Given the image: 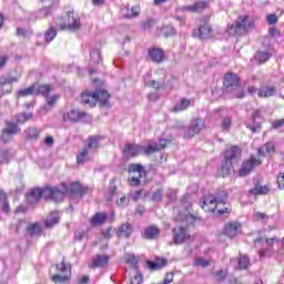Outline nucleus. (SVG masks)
I'll use <instances>...</instances> for the list:
<instances>
[{"label":"nucleus","mask_w":284,"mask_h":284,"mask_svg":"<svg viewBox=\"0 0 284 284\" xmlns=\"http://www.w3.org/2000/svg\"><path fill=\"white\" fill-rule=\"evenodd\" d=\"M146 265H148L149 270H151L152 272H154L156 270H161V267H163V265H161V263H155L152 261H146Z\"/></svg>","instance_id":"50"},{"label":"nucleus","mask_w":284,"mask_h":284,"mask_svg":"<svg viewBox=\"0 0 284 284\" xmlns=\"http://www.w3.org/2000/svg\"><path fill=\"white\" fill-rule=\"evenodd\" d=\"M59 223V213L52 212L45 220L44 225L45 227H52L53 225H57Z\"/></svg>","instance_id":"33"},{"label":"nucleus","mask_w":284,"mask_h":284,"mask_svg":"<svg viewBox=\"0 0 284 284\" xmlns=\"http://www.w3.org/2000/svg\"><path fill=\"white\" fill-rule=\"evenodd\" d=\"M32 94H37V84H32L27 89L18 91V97H30Z\"/></svg>","instance_id":"37"},{"label":"nucleus","mask_w":284,"mask_h":284,"mask_svg":"<svg viewBox=\"0 0 284 284\" xmlns=\"http://www.w3.org/2000/svg\"><path fill=\"white\" fill-rule=\"evenodd\" d=\"M165 148H168V141L165 140H161L159 144L150 142L146 148L139 144H126L123 149V154L126 159H133L134 156H139V154L150 156V154L161 152V150H165Z\"/></svg>","instance_id":"2"},{"label":"nucleus","mask_w":284,"mask_h":284,"mask_svg":"<svg viewBox=\"0 0 284 284\" xmlns=\"http://www.w3.org/2000/svg\"><path fill=\"white\" fill-rule=\"evenodd\" d=\"M81 103L83 105H90V108H94L97 105V95L95 92H84L81 94Z\"/></svg>","instance_id":"19"},{"label":"nucleus","mask_w":284,"mask_h":284,"mask_svg":"<svg viewBox=\"0 0 284 284\" xmlns=\"http://www.w3.org/2000/svg\"><path fill=\"white\" fill-rule=\"evenodd\" d=\"M141 13V8L140 7H133L131 9H126L125 17L126 19H132L134 17H139Z\"/></svg>","instance_id":"42"},{"label":"nucleus","mask_w":284,"mask_h":284,"mask_svg":"<svg viewBox=\"0 0 284 284\" xmlns=\"http://www.w3.org/2000/svg\"><path fill=\"white\" fill-rule=\"evenodd\" d=\"M272 152H274V144L272 143H266L258 149V154H262V156H265L266 154H272Z\"/></svg>","instance_id":"40"},{"label":"nucleus","mask_w":284,"mask_h":284,"mask_svg":"<svg viewBox=\"0 0 284 284\" xmlns=\"http://www.w3.org/2000/svg\"><path fill=\"white\" fill-rule=\"evenodd\" d=\"M91 61L93 63H101V50L95 49L93 51H91Z\"/></svg>","instance_id":"44"},{"label":"nucleus","mask_w":284,"mask_h":284,"mask_svg":"<svg viewBox=\"0 0 284 284\" xmlns=\"http://www.w3.org/2000/svg\"><path fill=\"white\" fill-rule=\"evenodd\" d=\"M72 276V273L69 272L68 274H55L51 277V280L53 281V283H70V278Z\"/></svg>","instance_id":"32"},{"label":"nucleus","mask_w":284,"mask_h":284,"mask_svg":"<svg viewBox=\"0 0 284 284\" xmlns=\"http://www.w3.org/2000/svg\"><path fill=\"white\" fill-rule=\"evenodd\" d=\"M190 239V232L187 226H178L173 229V243L175 245H181Z\"/></svg>","instance_id":"12"},{"label":"nucleus","mask_w":284,"mask_h":284,"mask_svg":"<svg viewBox=\"0 0 284 284\" xmlns=\"http://www.w3.org/2000/svg\"><path fill=\"white\" fill-rule=\"evenodd\" d=\"M32 119V113H20L16 115V123H26V121H30Z\"/></svg>","instance_id":"43"},{"label":"nucleus","mask_w":284,"mask_h":284,"mask_svg":"<svg viewBox=\"0 0 284 284\" xmlns=\"http://www.w3.org/2000/svg\"><path fill=\"white\" fill-rule=\"evenodd\" d=\"M57 101H59V95H53L47 99V105H49V108H54V105H57Z\"/></svg>","instance_id":"54"},{"label":"nucleus","mask_w":284,"mask_h":284,"mask_svg":"<svg viewBox=\"0 0 284 284\" xmlns=\"http://www.w3.org/2000/svg\"><path fill=\"white\" fill-rule=\"evenodd\" d=\"M132 224L130 223H125V224H122L119 230H118V236L120 239H129L130 234H132Z\"/></svg>","instance_id":"25"},{"label":"nucleus","mask_w":284,"mask_h":284,"mask_svg":"<svg viewBox=\"0 0 284 284\" xmlns=\"http://www.w3.org/2000/svg\"><path fill=\"white\" fill-rule=\"evenodd\" d=\"M65 194H70V189H68V184L62 183L61 189L59 187H47L44 189V199H51V201H55V203L61 202Z\"/></svg>","instance_id":"6"},{"label":"nucleus","mask_w":284,"mask_h":284,"mask_svg":"<svg viewBox=\"0 0 284 284\" xmlns=\"http://www.w3.org/2000/svg\"><path fill=\"white\" fill-rule=\"evenodd\" d=\"M224 91L233 93L236 99H243L245 91L241 87V78L236 73H227L224 79Z\"/></svg>","instance_id":"4"},{"label":"nucleus","mask_w":284,"mask_h":284,"mask_svg":"<svg viewBox=\"0 0 284 284\" xmlns=\"http://www.w3.org/2000/svg\"><path fill=\"white\" fill-rule=\"evenodd\" d=\"M250 194H270V186H255L254 189L250 190Z\"/></svg>","instance_id":"39"},{"label":"nucleus","mask_w":284,"mask_h":284,"mask_svg":"<svg viewBox=\"0 0 284 284\" xmlns=\"http://www.w3.org/2000/svg\"><path fill=\"white\" fill-rule=\"evenodd\" d=\"M159 234H161V230L154 225H151L144 230L143 236L149 241H154V239H159Z\"/></svg>","instance_id":"21"},{"label":"nucleus","mask_w":284,"mask_h":284,"mask_svg":"<svg viewBox=\"0 0 284 284\" xmlns=\"http://www.w3.org/2000/svg\"><path fill=\"white\" fill-rule=\"evenodd\" d=\"M232 126V119L231 118H224L222 121V128L223 130H230Z\"/></svg>","instance_id":"58"},{"label":"nucleus","mask_w":284,"mask_h":284,"mask_svg":"<svg viewBox=\"0 0 284 284\" xmlns=\"http://www.w3.org/2000/svg\"><path fill=\"white\" fill-rule=\"evenodd\" d=\"M54 37H57V31L53 28L45 32V41L50 42L52 39H54Z\"/></svg>","instance_id":"52"},{"label":"nucleus","mask_w":284,"mask_h":284,"mask_svg":"<svg viewBox=\"0 0 284 284\" xmlns=\"http://www.w3.org/2000/svg\"><path fill=\"white\" fill-rule=\"evenodd\" d=\"M110 263V257L108 255H98L93 258L92 265L90 267H103Z\"/></svg>","instance_id":"26"},{"label":"nucleus","mask_w":284,"mask_h":284,"mask_svg":"<svg viewBox=\"0 0 284 284\" xmlns=\"http://www.w3.org/2000/svg\"><path fill=\"white\" fill-rule=\"evenodd\" d=\"M181 204H182V210H185L184 213L180 212L178 213V215L175 216V221L178 223H185V225H192V223H194V221H196V217H194V215L190 214V212H187V210H190V207H192V197L190 196V194H185L182 199H181Z\"/></svg>","instance_id":"5"},{"label":"nucleus","mask_w":284,"mask_h":284,"mask_svg":"<svg viewBox=\"0 0 284 284\" xmlns=\"http://www.w3.org/2000/svg\"><path fill=\"white\" fill-rule=\"evenodd\" d=\"M141 26L143 30H150L154 26V20H146Z\"/></svg>","instance_id":"61"},{"label":"nucleus","mask_w":284,"mask_h":284,"mask_svg":"<svg viewBox=\"0 0 284 284\" xmlns=\"http://www.w3.org/2000/svg\"><path fill=\"white\" fill-rule=\"evenodd\" d=\"M254 219H255V221H261L262 223H267L270 217L265 213L255 212L254 213Z\"/></svg>","instance_id":"48"},{"label":"nucleus","mask_w":284,"mask_h":284,"mask_svg":"<svg viewBox=\"0 0 284 284\" xmlns=\"http://www.w3.org/2000/svg\"><path fill=\"white\" fill-rule=\"evenodd\" d=\"M129 173L133 174L131 176L130 185H140L141 179H145V168L142 164H130L129 165Z\"/></svg>","instance_id":"10"},{"label":"nucleus","mask_w":284,"mask_h":284,"mask_svg":"<svg viewBox=\"0 0 284 284\" xmlns=\"http://www.w3.org/2000/svg\"><path fill=\"white\" fill-rule=\"evenodd\" d=\"M69 194H79L80 196H83L85 192H88V189L85 186H82L79 184V182H73L68 186Z\"/></svg>","instance_id":"24"},{"label":"nucleus","mask_w":284,"mask_h":284,"mask_svg":"<svg viewBox=\"0 0 284 284\" xmlns=\"http://www.w3.org/2000/svg\"><path fill=\"white\" fill-rule=\"evenodd\" d=\"M215 276L220 281H225V278H227V271L220 270L215 273Z\"/></svg>","instance_id":"59"},{"label":"nucleus","mask_w":284,"mask_h":284,"mask_svg":"<svg viewBox=\"0 0 284 284\" xmlns=\"http://www.w3.org/2000/svg\"><path fill=\"white\" fill-rule=\"evenodd\" d=\"M143 283V275L141 274H135L132 278L130 284H142Z\"/></svg>","instance_id":"56"},{"label":"nucleus","mask_w":284,"mask_h":284,"mask_svg":"<svg viewBox=\"0 0 284 284\" xmlns=\"http://www.w3.org/2000/svg\"><path fill=\"white\" fill-rule=\"evenodd\" d=\"M239 230H241V224L237 222H231L225 226L224 234L230 239H234V236L239 234Z\"/></svg>","instance_id":"20"},{"label":"nucleus","mask_w":284,"mask_h":284,"mask_svg":"<svg viewBox=\"0 0 284 284\" xmlns=\"http://www.w3.org/2000/svg\"><path fill=\"white\" fill-rule=\"evenodd\" d=\"M254 28V21L248 16H241L227 28L231 37H245Z\"/></svg>","instance_id":"3"},{"label":"nucleus","mask_w":284,"mask_h":284,"mask_svg":"<svg viewBox=\"0 0 284 284\" xmlns=\"http://www.w3.org/2000/svg\"><path fill=\"white\" fill-rule=\"evenodd\" d=\"M205 130V120L197 118L193 119L189 125V128L184 131V139H194L196 134H201V131Z\"/></svg>","instance_id":"8"},{"label":"nucleus","mask_w":284,"mask_h":284,"mask_svg":"<svg viewBox=\"0 0 284 284\" xmlns=\"http://www.w3.org/2000/svg\"><path fill=\"white\" fill-rule=\"evenodd\" d=\"M274 241H276V239H267L263 241V237H258L254 240L255 245L256 243H261L262 247H264L258 252L260 258H265V256H267V250H272V247H274Z\"/></svg>","instance_id":"16"},{"label":"nucleus","mask_w":284,"mask_h":284,"mask_svg":"<svg viewBox=\"0 0 284 284\" xmlns=\"http://www.w3.org/2000/svg\"><path fill=\"white\" fill-rule=\"evenodd\" d=\"M57 27L60 30H71L72 32H74L75 30L81 29V21L79 20L78 17L74 16V12H69L67 14V19L64 23H62L61 19H59L57 22Z\"/></svg>","instance_id":"7"},{"label":"nucleus","mask_w":284,"mask_h":284,"mask_svg":"<svg viewBox=\"0 0 284 284\" xmlns=\"http://www.w3.org/2000/svg\"><path fill=\"white\" fill-rule=\"evenodd\" d=\"M27 232H28L29 236H37V235L41 234V224L34 223V224L29 225L27 227Z\"/></svg>","instance_id":"36"},{"label":"nucleus","mask_w":284,"mask_h":284,"mask_svg":"<svg viewBox=\"0 0 284 284\" xmlns=\"http://www.w3.org/2000/svg\"><path fill=\"white\" fill-rule=\"evenodd\" d=\"M163 199V189H158L155 192H153L152 200L153 201H162Z\"/></svg>","instance_id":"51"},{"label":"nucleus","mask_w":284,"mask_h":284,"mask_svg":"<svg viewBox=\"0 0 284 284\" xmlns=\"http://www.w3.org/2000/svg\"><path fill=\"white\" fill-rule=\"evenodd\" d=\"M266 21L270 26H274L275 23H278V17L276 14H268L266 17Z\"/></svg>","instance_id":"55"},{"label":"nucleus","mask_w":284,"mask_h":284,"mask_svg":"<svg viewBox=\"0 0 284 284\" xmlns=\"http://www.w3.org/2000/svg\"><path fill=\"white\" fill-rule=\"evenodd\" d=\"M201 41H207V39H212L214 37V29H212V26H210V22L206 20H203L200 26L197 31L194 32Z\"/></svg>","instance_id":"11"},{"label":"nucleus","mask_w":284,"mask_h":284,"mask_svg":"<svg viewBox=\"0 0 284 284\" xmlns=\"http://www.w3.org/2000/svg\"><path fill=\"white\" fill-rule=\"evenodd\" d=\"M10 161V153L8 151H0V163H8Z\"/></svg>","instance_id":"53"},{"label":"nucleus","mask_w":284,"mask_h":284,"mask_svg":"<svg viewBox=\"0 0 284 284\" xmlns=\"http://www.w3.org/2000/svg\"><path fill=\"white\" fill-rule=\"evenodd\" d=\"M31 34H32V30H30V29H23V28L17 29L18 37H23L26 39L28 37H31Z\"/></svg>","instance_id":"47"},{"label":"nucleus","mask_w":284,"mask_h":284,"mask_svg":"<svg viewBox=\"0 0 284 284\" xmlns=\"http://www.w3.org/2000/svg\"><path fill=\"white\" fill-rule=\"evenodd\" d=\"M26 138L27 139H39V129L37 128H29L27 131H24Z\"/></svg>","instance_id":"41"},{"label":"nucleus","mask_w":284,"mask_h":284,"mask_svg":"<svg viewBox=\"0 0 284 284\" xmlns=\"http://www.w3.org/2000/svg\"><path fill=\"white\" fill-rule=\"evenodd\" d=\"M194 263L197 267H209L210 265V261L203 257H196Z\"/></svg>","instance_id":"49"},{"label":"nucleus","mask_w":284,"mask_h":284,"mask_svg":"<svg viewBox=\"0 0 284 284\" xmlns=\"http://www.w3.org/2000/svg\"><path fill=\"white\" fill-rule=\"evenodd\" d=\"M58 272L61 274H70V266L65 264V261H62L60 264L57 265Z\"/></svg>","instance_id":"45"},{"label":"nucleus","mask_w":284,"mask_h":284,"mask_svg":"<svg viewBox=\"0 0 284 284\" xmlns=\"http://www.w3.org/2000/svg\"><path fill=\"white\" fill-rule=\"evenodd\" d=\"M237 263L239 270H247L250 267V257L247 255H240Z\"/></svg>","instance_id":"38"},{"label":"nucleus","mask_w":284,"mask_h":284,"mask_svg":"<svg viewBox=\"0 0 284 284\" xmlns=\"http://www.w3.org/2000/svg\"><path fill=\"white\" fill-rule=\"evenodd\" d=\"M283 125H284V119L275 120V121L273 122V128H274L275 130H278V128H283Z\"/></svg>","instance_id":"64"},{"label":"nucleus","mask_w":284,"mask_h":284,"mask_svg":"<svg viewBox=\"0 0 284 284\" xmlns=\"http://www.w3.org/2000/svg\"><path fill=\"white\" fill-rule=\"evenodd\" d=\"M207 8V2L205 1H199L194 4L187 6L184 8V10H189V12H203Z\"/></svg>","instance_id":"27"},{"label":"nucleus","mask_w":284,"mask_h":284,"mask_svg":"<svg viewBox=\"0 0 284 284\" xmlns=\"http://www.w3.org/2000/svg\"><path fill=\"white\" fill-rule=\"evenodd\" d=\"M202 209L204 212H217L219 216H230L232 206L227 204V192L222 191L216 197L207 195L203 199Z\"/></svg>","instance_id":"1"},{"label":"nucleus","mask_w":284,"mask_h":284,"mask_svg":"<svg viewBox=\"0 0 284 284\" xmlns=\"http://www.w3.org/2000/svg\"><path fill=\"white\" fill-rule=\"evenodd\" d=\"M108 221V214L105 213H95L91 220L90 223L92 227H99V225H103Z\"/></svg>","instance_id":"23"},{"label":"nucleus","mask_w":284,"mask_h":284,"mask_svg":"<svg viewBox=\"0 0 284 284\" xmlns=\"http://www.w3.org/2000/svg\"><path fill=\"white\" fill-rule=\"evenodd\" d=\"M271 58H272V53L267 51H260L255 54V60L258 63H265L266 61H270Z\"/></svg>","instance_id":"35"},{"label":"nucleus","mask_w":284,"mask_h":284,"mask_svg":"<svg viewBox=\"0 0 284 284\" xmlns=\"http://www.w3.org/2000/svg\"><path fill=\"white\" fill-rule=\"evenodd\" d=\"M97 148H99V138L97 136L89 138L88 149L97 150Z\"/></svg>","instance_id":"46"},{"label":"nucleus","mask_w":284,"mask_h":284,"mask_svg":"<svg viewBox=\"0 0 284 284\" xmlns=\"http://www.w3.org/2000/svg\"><path fill=\"white\" fill-rule=\"evenodd\" d=\"M52 92V85L50 84H36V94H42L48 97Z\"/></svg>","instance_id":"29"},{"label":"nucleus","mask_w":284,"mask_h":284,"mask_svg":"<svg viewBox=\"0 0 284 284\" xmlns=\"http://www.w3.org/2000/svg\"><path fill=\"white\" fill-rule=\"evenodd\" d=\"M162 32L165 34V37H172V34H174L172 27H163Z\"/></svg>","instance_id":"63"},{"label":"nucleus","mask_w":284,"mask_h":284,"mask_svg":"<svg viewBox=\"0 0 284 284\" xmlns=\"http://www.w3.org/2000/svg\"><path fill=\"white\" fill-rule=\"evenodd\" d=\"M110 93L108 91H95V103L100 101L102 105H108Z\"/></svg>","instance_id":"30"},{"label":"nucleus","mask_w":284,"mask_h":284,"mask_svg":"<svg viewBox=\"0 0 284 284\" xmlns=\"http://www.w3.org/2000/svg\"><path fill=\"white\" fill-rule=\"evenodd\" d=\"M225 164L222 168V170H226L230 172V168L234 165V163H239L241 161V149L239 146H231L229 150L225 152Z\"/></svg>","instance_id":"9"},{"label":"nucleus","mask_w":284,"mask_h":284,"mask_svg":"<svg viewBox=\"0 0 284 284\" xmlns=\"http://www.w3.org/2000/svg\"><path fill=\"white\" fill-rule=\"evenodd\" d=\"M88 116V113L81 112L78 110H71L63 115V121H70L71 123H77L78 121H82V119H85Z\"/></svg>","instance_id":"17"},{"label":"nucleus","mask_w":284,"mask_h":284,"mask_svg":"<svg viewBox=\"0 0 284 284\" xmlns=\"http://www.w3.org/2000/svg\"><path fill=\"white\" fill-rule=\"evenodd\" d=\"M18 132L19 128L14 122L7 123V128L2 130L1 141H3V143H8V141L12 140V135L17 134Z\"/></svg>","instance_id":"15"},{"label":"nucleus","mask_w":284,"mask_h":284,"mask_svg":"<svg viewBox=\"0 0 284 284\" xmlns=\"http://www.w3.org/2000/svg\"><path fill=\"white\" fill-rule=\"evenodd\" d=\"M277 184L280 190H284V172L280 173L277 176Z\"/></svg>","instance_id":"62"},{"label":"nucleus","mask_w":284,"mask_h":284,"mask_svg":"<svg viewBox=\"0 0 284 284\" xmlns=\"http://www.w3.org/2000/svg\"><path fill=\"white\" fill-rule=\"evenodd\" d=\"M128 203H130V201L125 196H122L116 201V205H119V207H125Z\"/></svg>","instance_id":"60"},{"label":"nucleus","mask_w":284,"mask_h":284,"mask_svg":"<svg viewBox=\"0 0 284 284\" xmlns=\"http://www.w3.org/2000/svg\"><path fill=\"white\" fill-rule=\"evenodd\" d=\"M19 78L14 77H1L0 78V97L3 94H10L12 92V83H17Z\"/></svg>","instance_id":"13"},{"label":"nucleus","mask_w":284,"mask_h":284,"mask_svg":"<svg viewBox=\"0 0 284 284\" xmlns=\"http://www.w3.org/2000/svg\"><path fill=\"white\" fill-rule=\"evenodd\" d=\"M88 156V149H83L78 155V163H85V158Z\"/></svg>","instance_id":"57"},{"label":"nucleus","mask_w":284,"mask_h":284,"mask_svg":"<svg viewBox=\"0 0 284 284\" xmlns=\"http://www.w3.org/2000/svg\"><path fill=\"white\" fill-rule=\"evenodd\" d=\"M45 189H33L28 195L27 201L31 204L39 203L41 199H45Z\"/></svg>","instance_id":"18"},{"label":"nucleus","mask_w":284,"mask_h":284,"mask_svg":"<svg viewBox=\"0 0 284 284\" xmlns=\"http://www.w3.org/2000/svg\"><path fill=\"white\" fill-rule=\"evenodd\" d=\"M191 103L192 101L184 98L172 109V112H183V110H187L190 108Z\"/></svg>","instance_id":"31"},{"label":"nucleus","mask_w":284,"mask_h":284,"mask_svg":"<svg viewBox=\"0 0 284 284\" xmlns=\"http://www.w3.org/2000/svg\"><path fill=\"white\" fill-rule=\"evenodd\" d=\"M261 118V111H254L252 114V121H253V125L248 126L250 130H252V132H258V130H261V123L256 122V119Z\"/></svg>","instance_id":"34"},{"label":"nucleus","mask_w":284,"mask_h":284,"mask_svg":"<svg viewBox=\"0 0 284 284\" xmlns=\"http://www.w3.org/2000/svg\"><path fill=\"white\" fill-rule=\"evenodd\" d=\"M260 98L268 99V97H274L276 94V89L274 87H263L257 92Z\"/></svg>","instance_id":"28"},{"label":"nucleus","mask_w":284,"mask_h":284,"mask_svg":"<svg viewBox=\"0 0 284 284\" xmlns=\"http://www.w3.org/2000/svg\"><path fill=\"white\" fill-rule=\"evenodd\" d=\"M149 57L154 63H163L165 53L161 49H151L149 50Z\"/></svg>","instance_id":"22"},{"label":"nucleus","mask_w":284,"mask_h":284,"mask_svg":"<svg viewBox=\"0 0 284 284\" xmlns=\"http://www.w3.org/2000/svg\"><path fill=\"white\" fill-rule=\"evenodd\" d=\"M255 165H261V161L254 156H251L250 160L243 162L240 169V176H247V174L254 170Z\"/></svg>","instance_id":"14"}]
</instances>
